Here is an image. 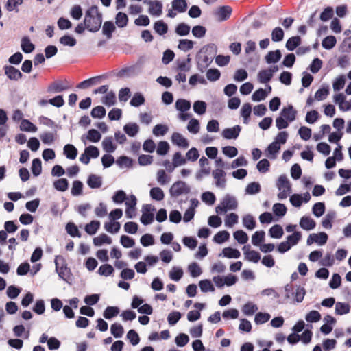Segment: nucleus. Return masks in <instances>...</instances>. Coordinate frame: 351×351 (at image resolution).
<instances>
[{
	"label": "nucleus",
	"instance_id": "obj_56",
	"mask_svg": "<svg viewBox=\"0 0 351 351\" xmlns=\"http://www.w3.org/2000/svg\"><path fill=\"white\" fill-rule=\"evenodd\" d=\"M234 239L240 244H245L248 241V236L243 230H237L233 234Z\"/></svg>",
	"mask_w": 351,
	"mask_h": 351
},
{
	"label": "nucleus",
	"instance_id": "obj_46",
	"mask_svg": "<svg viewBox=\"0 0 351 351\" xmlns=\"http://www.w3.org/2000/svg\"><path fill=\"white\" fill-rule=\"evenodd\" d=\"M265 233L263 230L256 231L252 237V243L258 246L265 240Z\"/></svg>",
	"mask_w": 351,
	"mask_h": 351
},
{
	"label": "nucleus",
	"instance_id": "obj_10",
	"mask_svg": "<svg viewBox=\"0 0 351 351\" xmlns=\"http://www.w3.org/2000/svg\"><path fill=\"white\" fill-rule=\"evenodd\" d=\"M69 88L67 81H56L51 84L47 91L49 93H60Z\"/></svg>",
	"mask_w": 351,
	"mask_h": 351
},
{
	"label": "nucleus",
	"instance_id": "obj_15",
	"mask_svg": "<svg viewBox=\"0 0 351 351\" xmlns=\"http://www.w3.org/2000/svg\"><path fill=\"white\" fill-rule=\"evenodd\" d=\"M300 226L304 230L310 231L316 226V222L310 217L303 216L300 220Z\"/></svg>",
	"mask_w": 351,
	"mask_h": 351
},
{
	"label": "nucleus",
	"instance_id": "obj_59",
	"mask_svg": "<svg viewBox=\"0 0 351 351\" xmlns=\"http://www.w3.org/2000/svg\"><path fill=\"white\" fill-rule=\"evenodd\" d=\"M83 183L80 180H75L73 182L71 193L73 196H79L82 194Z\"/></svg>",
	"mask_w": 351,
	"mask_h": 351
},
{
	"label": "nucleus",
	"instance_id": "obj_58",
	"mask_svg": "<svg viewBox=\"0 0 351 351\" xmlns=\"http://www.w3.org/2000/svg\"><path fill=\"white\" fill-rule=\"evenodd\" d=\"M190 58L177 61V70L180 72H188L191 69Z\"/></svg>",
	"mask_w": 351,
	"mask_h": 351
},
{
	"label": "nucleus",
	"instance_id": "obj_34",
	"mask_svg": "<svg viewBox=\"0 0 351 351\" xmlns=\"http://www.w3.org/2000/svg\"><path fill=\"white\" fill-rule=\"evenodd\" d=\"M23 3V0H8L5 3V8L8 12H19L18 7Z\"/></svg>",
	"mask_w": 351,
	"mask_h": 351
},
{
	"label": "nucleus",
	"instance_id": "obj_60",
	"mask_svg": "<svg viewBox=\"0 0 351 351\" xmlns=\"http://www.w3.org/2000/svg\"><path fill=\"white\" fill-rule=\"evenodd\" d=\"M54 188L59 191H65L69 186V182L66 178H60L53 182Z\"/></svg>",
	"mask_w": 351,
	"mask_h": 351
},
{
	"label": "nucleus",
	"instance_id": "obj_40",
	"mask_svg": "<svg viewBox=\"0 0 351 351\" xmlns=\"http://www.w3.org/2000/svg\"><path fill=\"white\" fill-rule=\"evenodd\" d=\"M258 311V306L253 302H247L243 305L242 308L243 313L247 316L252 315L255 312Z\"/></svg>",
	"mask_w": 351,
	"mask_h": 351
},
{
	"label": "nucleus",
	"instance_id": "obj_45",
	"mask_svg": "<svg viewBox=\"0 0 351 351\" xmlns=\"http://www.w3.org/2000/svg\"><path fill=\"white\" fill-rule=\"evenodd\" d=\"M301 43L300 36H293L288 39L286 43V47L289 51H293Z\"/></svg>",
	"mask_w": 351,
	"mask_h": 351
},
{
	"label": "nucleus",
	"instance_id": "obj_57",
	"mask_svg": "<svg viewBox=\"0 0 351 351\" xmlns=\"http://www.w3.org/2000/svg\"><path fill=\"white\" fill-rule=\"evenodd\" d=\"M193 108L195 113L202 115L206 112V104L203 101H196L194 102Z\"/></svg>",
	"mask_w": 351,
	"mask_h": 351
},
{
	"label": "nucleus",
	"instance_id": "obj_29",
	"mask_svg": "<svg viewBox=\"0 0 351 351\" xmlns=\"http://www.w3.org/2000/svg\"><path fill=\"white\" fill-rule=\"evenodd\" d=\"M252 112V105L250 103H245L241 109V115L243 118V123L247 124L250 121Z\"/></svg>",
	"mask_w": 351,
	"mask_h": 351
},
{
	"label": "nucleus",
	"instance_id": "obj_62",
	"mask_svg": "<svg viewBox=\"0 0 351 351\" xmlns=\"http://www.w3.org/2000/svg\"><path fill=\"white\" fill-rule=\"evenodd\" d=\"M346 78L344 75H339L337 77L332 83V88L334 91L338 92L341 90L345 86Z\"/></svg>",
	"mask_w": 351,
	"mask_h": 351
},
{
	"label": "nucleus",
	"instance_id": "obj_23",
	"mask_svg": "<svg viewBox=\"0 0 351 351\" xmlns=\"http://www.w3.org/2000/svg\"><path fill=\"white\" fill-rule=\"evenodd\" d=\"M221 256L228 258H239L241 256V252L237 249L228 247L223 249L221 254H219V256Z\"/></svg>",
	"mask_w": 351,
	"mask_h": 351
},
{
	"label": "nucleus",
	"instance_id": "obj_41",
	"mask_svg": "<svg viewBox=\"0 0 351 351\" xmlns=\"http://www.w3.org/2000/svg\"><path fill=\"white\" fill-rule=\"evenodd\" d=\"M269 233L271 237L280 239L282 237L284 232L281 226L276 224L269 229Z\"/></svg>",
	"mask_w": 351,
	"mask_h": 351
},
{
	"label": "nucleus",
	"instance_id": "obj_1",
	"mask_svg": "<svg viewBox=\"0 0 351 351\" xmlns=\"http://www.w3.org/2000/svg\"><path fill=\"white\" fill-rule=\"evenodd\" d=\"M84 23L89 32H96L99 30L102 23V14L97 6L93 5L86 11Z\"/></svg>",
	"mask_w": 351,
	"mask_h": 351
},
{
	"label": "nucleus",
	"instance_id": "obj_2",
	"mask_svg": "<svg viewBox=\"0 0 351 351\" xmlns=\"http://www.w3.org/2000/svg\"><path fill=\"white\" fill-rule=\"evenodd\" d=\"M285 298L291 300V303H300L303 301L306 295V290L303 287L287 284L285 286Z\"/></svg>",
	"mask_w": 351,
	"mask_h": 351
},
{
	"label": "nucleus",
	"instance_id": "obj_37",
	"mask_svg": "<svg viewBox=\"0 0 351 351\" xmlns=\"http://www.w3.org/2000/svg\"><path fill=\"white\" fill-rule=\"evenodd\" d=\"M172 8L174 10L182 13L186 10L187 3L186 0H173L172 2Z\"/></svg>",
	"mask_w": 351,
	"mask_h": 351
},
{
	"label": "nucleus",
	"instance_id": "obj_30",
	"mask_svg": "<svg viewBox=\"0 0 351 351\" xmlns=\"http://www.w3.org/2000/svg\"><path fill=\"white\" fill-rule=\"evenodd\" d=\"M243 226L247 230H252L256 227V221L250 214L243 216L242 219Z\"/></svg>",
	"mask_w": 351,
	"mask_h": 351
},
{
	"label": "nucleus",
	"instance_id": "obj_42",
	"mask_svg": "<svg viewBox=\"0 0 351 351\" xmlns=\"http://www.w3.org/2000/svg\"><path fill=\"white\" fill-rule=\"evenodd\" d=\"M149 195L152 199L156 201H161L165 197L163 191L159 187H154L151 189Z\"/></svg>",
	"mask_w": 351,
	"mask_h": 351
},
{
	"label": "nucleus",
	"instance_id": "obj_32",
	"mask_svg": "<svg viewBox=\"0 0 351 351\" xmlns=\"http://www.w3.org/2000/svg\"><path fill=\"white\" fill-rule=\"evenodd\" d=\"M213 58L207 55L201 56L198 60V69L200 71L204 72L205 69L212 62Z\"/></svg>",
	"mask_w": 351,
	"mask_h": 351
},
{
	"label": "nucleus",
	"instance_id": "obj_18",
	"mask_svg": "<svg viewBox=\"0 0 351 351\" xmlns=\"http://www.w3.org/2000/svg\"><path fill=\"white\" fill-rule=\"evenodd\" d=\"M232 8L230 6L225 5L220 7L216 12V15L218 17V20L223 21L230 18L232 13Z\"/></svg>",
	"mask_w": 351,
	"mask_h": 351
},
{
	"label": "nucleus",
	"instance_id": "obj_49",
	"mask_svg": "<svg viewBox=\"0 0 351 351\" xmlns=\"http://www.w3.org/2000/svg\"><path fill=\"white\" fill-rule=\"evenodd\" d=\"M121 225L119 222L116 221H110V222H106L104 224V228L105 230L111 234L117 233L120 230Z\"/></svg>",
	"mask_w": 351,
	"mask_h": 351
},
{
	"label": "nucleus",
	"instance_id": "obj_16",
	"mask_svg": "<svg viewBox=\"0 0 351 351\" xmlns=\"http://www.w3.org/2000/svg\"><path fill=\"white\" fill-rule=\"evenodd\" d=\"M101 145L103 149L107 153H112L117 149V145L114 143L112 136L105 137L101 142Z\"/></svg>",
	"mask_w": 351,
	"mask_h": 351
},
{
	"label": "nucleus",
	"instance_id": "obj_52",
	"mask_svg": "<svg viewBox=\"0 0 351 351\" xmlns=\"http://www.w3.org/2000/svg\"><path fill=\"white\" fill-rule=\"evenodd\" d=\"M110 332L115 338H120L123 336L124 330L120 324L114 323L111 325Z\"/></svg>",
	"mask_w": 351,
	"mask_h": 351
},
{
	"label": "nucleus",
	"instance_id": "obj_9",
	"mask_svg": "<svg viewBox=\"0 0 351 351\" xmlns=\"http://www.w3.org/2000/svg\"><path fill=\"white\" fill-rule=\"evenodd\" d=\"M328 240V235L325 232H319L318 234H311L307 239L306 243L308 245L316 243L319 245H324Z\"/></svg>",
	"mask_w": 351,
	"mask_h": 351
},
{
	"label": "nucleus",
	"instance_id": "obj_3",
	"mask_svg": "<svg viewBox=\"0 0 351 351\" xmlns=\"http://www.w3.org/2000/svg\"><path fill=\"white\" fill-rule=\"evenodd\" d=\"M237 207L238 202L236 197L227 194L223 197L220 204L216 206L215 211L218 214H221L228 210H234Z\"/></svg>",
	"mask_w": 351,
	"mask_h": 351
},
{
	"label": "nucleus",
	"instance_id": "obj_17",
	"mask_svg": "<svg viewBox=\"0 0 351 351\" xmlns=\"http://www.w3.org/2000/svg\"><path fill=\"white\" fill-rule=\"evenodd\" d=\"M289 122H292L295 119L296 111L293 109L291 105L284 108L280 114Z\"/></svg>",
	"mask_w": 351,
	"mask_h": 351
},
{
	"label": "nucleus",
	"instance_id": "obj_48",
	"mask_svg": "<svg viewBox=\"0 0 351 351\" xmlns=\"http://www.w3.org/2000/svg\"><path fill=\"white\" fill-rule=\"evenodd\" d=\"M56 135L55 132H47L41 134L40 138L44 144L51 145L54 141Z\"/></svg>",
	"mask_w": 351,
	"mask_h": 351
},
{
	"label": "nucleus",
	"instance_id": "obj_22",
	"mask_svg": "<svg viewBox=\"0 0 351 351\" xmlns=\"http://www.w3.org/2000/svg\"><path fill=\"white\" fill-rule=\"evenodd\" d=\"M21 47L23 51L25 53H32L34 49V45L31 42L28 36H24L21 41Z\"/></svg>",
	"mask_w": 351,
	"mask_h": 351
},
{
	"label": "nucleus",
	"instance_id": "obj_5",
	"mask_svg": "<svg viewBox=\"0 0 351 351\" xmlns=\"http://www.w3.org/2000/svg\"><path fill=\"white\" fill-rule=\"evenodd\" d=\"M56 271L59 277L64 281H68L71 276L70 269L65 264L63 257L57 256L55 258Z\"/></svg>",
	"mask_w": 351,
	"mask_h": 351
},
{
	"label": "nucleus",
	"instance_id": "obj_53",
	"mask_svg": "<svg viewBox=\"0 0 351 351\" xmlns=\"http://www.w3.org/2000/svg\"><path fill=\"white\" fill-rule=\"evenodd\" d=\"M156 180L160 185H165L169 182L171 177L167 176L164 170L160 169L156 173Z\"/></svg>",
	"mask_w": 351,
	"mask_h": 351
},
{
	"label": "nucleus",
	"instance_id": "obj_43",
	"mask_svg": "<svg viewBox=\"0 0 351 351\" xmlns=\"http://www.w3.org/2000/svg\"><path fill=\"white\" fill-rule=\"evenodd\" d=\"M230 238V234L228 231L223 230L217 232L213 238V241L219 244L223 243Z\"/></svg>",
	"mask_w": 351,
	"mask_h": 351
},
{
	"label": "nucleus",
	"instance_id": "obj_28",
	"mask_svg": "<svg viewBox=\"0 0 351 351\" xmlns=\"http://www.w3.org/2000/svg\"><path fill=\"white\" fill-rule=\"evenodd\" d=\"M175 107L180 112H185L191 108V102L184 99H178L176 101Z\"/></svg>",
	"mask_w": 351,
	"mask_h": 351
},
{
	"label": "nucleus",
	"instance_id": "obj_35",
	"mask_svg": "<svg viewBox=\"0 0 351 351\" xmlns=\"http://www.w3.org/2000/svg\"><path fill=\"white\" fill-rule=\"evenodd\" d=\"M20 129L25 132H35L37 130L36 126L27 119H23L21 122Z\"/></svg>",
	"mask_w": 351,
	"mask_h": 351
},
{
	"label": "nucleus",
	"instance_id": "obj_13",
	"mask_svg": "<svg viewBox=\"0 0 351 351\" xmlns=\"http://www.w3.org/2000/svg\"><path fill=\"white\" fill-rule=\"evenodd\" d=\"M101 138V135L97 130L91 129L88 130L86 135L82 136L81 140L84 144H86V140L97 143L100 141Z\"/></svg>",
	"mask_w": 351,
	"mask_h": 351
},
{
	"label": "nucleus",
	"instance_id": "obj_8",
	"mask_svg": "<svg viewBox=\"0 0 351 351\" xmlns=\"http://www.w3.org/2000/svg\"><path fill=\"white\" fill-rule=\"evenodd\" d=\"M212 176L215 180V185L217 188L224 189L226 187V173L223 169L213 170Z\"/></svg>",
	"mask_w": 351,
	"mask_h": 351
},
{
	"label": "nucleus",
	"instance_id": "obj_24",
	"mask_svg": "<svg viewBox=\"0 0 351 351\" xmlns=\"http://www.w3.org/2000/svg\"><path fill=\"white\" fill-rule=\"evenodd\" d=\"M282 54L280 50L269 51L265 57V61L267 64L276 63L281 58Z\"/></svg>",
	"mask_w": 351,
	"mask_h": 351
},
{
	"label": "nucleus",
	"instance_id": "obj_36",
	"mask_svg": "<svg viewBox=\"0 0 351 351\" xmlns=\"http://www.w3.org/2000/svg\"><path fill=\"white\" fill-rule=\"evenodd\" d=\"M169 278L174 281H179L183 276V270L178 267H173L169 274Z\"/></svg>",
	"mask_w": 351,
	"mask_h": 351
},
{
	"label": "nucleus",
	"instance_id": "obj_63",
	"mask_svg": "<svg viewBox=\"0 0 351 351\" xmlns=\"http://www.w3.org/2000/svg\"><path fill=\"white\" fill-rule=\"evenodd\" d=\"M116 24L119 27H124L127 25L128 18L126 14L118 12L116 16Z\"/></svg>",
	"mask_w": 351,
	"mask_h": 351
},
{
	"label": "nucleus",
	"instance_id": "obj_27",
	"mask_svg": "<svg viewBox=\"0 0 351 351\" xmlns=\"http://www.w3.org/2000/svg\"><path fill=\"white\" fill-rule=\"evenodd\" d=\"M162 12V4L159 1H154L151 6L149 7V13L155 16H159Z\"/></svg>",
	"mask_w": 351,
	"mask_h": 351
},
{
	"label": "nucleus",
	"instance_id": "obj_11",
	"mask_svg": "<svg viewBox=\"0 0 351 351\" xmlns=\"http://www.w3.org/2000/svg\"><path fill=\"white\" fill-rule=\"evenodd\" d=\"M3 69L6 76L11 80L17 81L23 76L21 72L13 66L6 65L3 67Z\"/></svg>",
	"mask_w": 351,
	"mask_h": 351
},
{
	"label": "nucleus",
	"instance_id": "obj_26",
	"mask_svg": "<svg viewBox=\"0 0 351 351\" xmlns=\"http://www.w3.org/2000/svg\"><path fill=\"white\" fill-rule=\"evenodd\" d=\"M124 132L130 137L135 136L139 132V126L136 123H128L123 126Z\"/></svg>",
	"mask_w": 351,
	"mask_h": 351
},
{
	"label": "nucleus",
	"instance_id": "obj_6",
	"mask_svg": "<svg viewBox=\"0 0 351 351\" xmlns=\"http://www.w3.org/2000/svg\"><path fill=\"white\" fill-rule=\"evenodd\" d=\"M190 188L183 181H178L173 184L169 189L171 197H177L181 195L189 193Z\"/></svg>",
	"mask_w": 351,
	"mask_h": 351
},
{
	"label": "nucleus",
	"instance_id": "obj_31",
	"mask_svg": "<svg viewBox=\"0 0 351 351\" xmlns=\"http://www.w3.org/2000/svg\"><path fill=\"white\" fill-rule=\"evenodd\" d=\"M271 71L265 69L261 70L258 73V80L260 83L266 84L272 78Z\"/></svg>",
	"mask_w": 351,
	"mask_h": 351
},
{
	"label": "nucleus",
	"instance_id": "obj_39",
	"mask_svg": "<svg viewBox=\"0 0 351 351\" xmlns=\"http://www.w3.org/2000/svg\"><path fill=\"white\" fill-rule=\"evenodd\" d=\"M194 47V42L188 39L180 40L178 47L181 51L186 52L192 49Z\"/></svg>",
	"mask_w": 351,
	"mask_h": 351
},
{
	"label": "nucleus",
	"instance_id": "obj_54",
	"mask_svg": "<svg viewBox=\"0 0 351 351\" xmlns=\"http://www.w3.org/2000/svg\"><path fill=\"white\" fill-rule=\"evenodd\" d=\"M350 312V306L348 304L338 302L335 304V313L337 315H344Z\"/></svg>",
	"mask_w": 351,
	"mask_h": 351
},
{
	"label": "nucleus",
	"instance_id": "obj_44",
	"mask_svg": "<svg viewBox=\"0 0 351 351\" xmlns=\"http://www.w3.org/2000/svg\"><path fill=\"white\" fill-rule=\"evenodd\" d=\"M119 313V308L117 306H108L104 311L103 316L107 319H110L116 317Z\"/></svg>",
	"mask_w": 351,
	"mask_h": 351
},
{
	"label": "nucleus",
	"instance_id": "obj_38",
	"mask_svg": "<svg viewBox=\"0 0 351 351\" xmlns=\"http://www.w3.org/2000/svg\"><path fill=\"white\" fill-rule=\"evenodd\" d=\"M111 243V238L106 235V234H101L93 239V243L96 246H101L104 243L110 244Z\"/></svg>",
	"mask_w": 351,
	"mask_h": 351
},
{
	"label": "nucleus",
	"instance_id": "obj_64",
	"mask_svg": "<svg viewBox=\"0 0 351 351\" xmlns=\"http://www.w3.org/2000/svg\"><path fill=\"white\" fill-rule=\"evenodd\" d=\"M271 36L274 42H280L284 38V32L281 27H277L272 30Z\"/></svg>",
	"mask_w": 351,
	"mask_h": 351
},
{
	"label": "nucleus",
	"instance_id": "obj_4",
	"mask_svg": "<svg viewBox=\"0 0 351 351\" xmlns=\"http://www.w3.org/2000/svg\"><path fill=\"white\" fill-rule=\"evenodd\" d=\"M276 186L279 191L278 198L280 200L286 199L291 193V184L285 175L280 176Z\"/></svg>",
	"mask_w": 351,
	"mask_h": 351
},
{
	"label": "nucleus",
	"instance_id": "obj_19",
	"mask_svg": "<svg viewBox=\"0 0 351 351\" xmlns=\"http://www.w3.org/2000/svg\"><path fill=\"white\" fill-rule=\"evenodd\" d=\"M136 73V66H130L121 69L117 73L116 75L118 77L124 78L132 77L133 75H135Z\"/></svg>",
	"mask_w": 351,
	"mask_h": 351
},
{
	"label": "nucleus",
	"instance_id": "obj_51",
	"mask_svg": "<svg viewBox=\"0 0 351 351\" xmlns=\"http://www.w3.org/2000/svg\"><path fill=\"white\" fill-rule=\"evenodd\" d=\"M337 43L336 38L334 36H326L322 43V47L326 49H332Z\"/></svg>",
	"mask_w": 351,
	"mask_h": 351
},
{
	"label": "nucleus",
	"instance_id": "obj_55",
	"mask_svg": "<svg viewBox=\"0 0 351 351\" xmlns=\"http://www.w3.org/2000/svg\"><path fill=\"white\" fill-rule=\"evenodd\" d=\"M100 227V222L99 221H92L88 223L85 227V231L90 235L95 234Z\"/></svg>",
	"mask_w": 351,
	"mask_h": 351
},
{
	"label": "nucleus",
	"instance_id": "obj_20",
	"mask_svg": "<svg viewBox=\"0 0 351 351\" xmlns=\"http://www.w3.org/2000/svg\"><path fill=\"white\" fill-rule=\"evenodd\" d=\"M86 182L90 189H99L102 185V178L95 174H90Z\"/></svg>",
	"mask_w": 351,
	"mask_h": 351
},
{
	"label": "nucleus",
	"instance_id": "obj_21",
	"mask_svg": "<svg viewBox=\"0 0 351 351\" xmlns=\"http://www.w3.org/2000/svg\"><path fill=\"white\" fill-rule=\"evenodd\" d=\"M280 149V145L277 142H272L265 150V154L270 159H275Z\"/></svg>",
	"mask_w": 351,
	"mask_h": 351
},
{
	"label": "nucleus",
	"instance_id": "obj_47",
	"mask_svg": "<svg viewBox=\"0 0 351 351\" xmlns=\"http://www.w3.org/2000/svg\"><path fill=\"white\" fill-rule=\"evenodd\" d=\"M190 30V26L184 23L178 24L176 27V33L180 36H187Z\"/></svg>",
	"mask_w": 351,
	"mask_h": 351
},
{
	"label": "nucleus",
	"instance_id": "obj_50",
	"mask_svg": "<svg viewBox=\"0 0 351 351\" xmlns=\"http://www.w3.org/2000/svg\"><path fill=\"white\" fill-rule=\"evenodd\" d=\"M154 29L159 35H164L167 32V25L162 21H157L154 25Z\"/></svg>",
	"mask_w": 351,
	"mask_h": 351
},
{
	"label": "nucleus",
	"instance_id": "obj_14",
	"mask_svg": "<svg viewBox=\"0 0 351 351\" xmlns=\"http://www.w3.org/2000/svg\"><path fill=\"white\" fill-rule=\"evenodd\" d=\"M171 142L173 144L182 148H187L189 146L188 141L179 132L173 133Z\"/></svg>",
	"mask_w": 351,
	"mask_h": 351
},
{
	"label": "nucleus",
	"instance_id": "obj_12",
	"mask_svg": "<svg viewBox=\"0 0 351 351\" xmlns=\"http://www.w3.org/2000/svg\"><path fill=\"white\" fill-rule=\"evenodd\" d=\"M241 128L239 125L226 128L222 132V136L226 139H236L239 135Z\"/></svg>",
	"mask_w": 351,
	"mask_h": 351
},
{
	"label": "nucleus",
	"instance_id": "obj_33",
	"mask_svg": "<svg viewBox=\"0 0 351 351\" xmlns=\"http://www.w3.org/2000/svg\"><path fill=\"white\" fill-rule=\"evenodd\" d=\"M336 217V213L335 211H329L324 217L322 221V226L326 229H330L332 228V221Z\"/></svg>",
	"mask_w": 351,
	"mask_h": 351
},
{
	"label": "nucleus",
	"instance_id": "obj_25",
	"mask_svg": "<svg viewBox=\"0 0 351 351\" xmlns=\"http://www.w3.org/2000/svg\"><path fill=\"white\" fill-rule=\"evenodd\" d=\"M63 153L67 158L74 160L77 155V149L74 145L66 144L63 148Z\"/></svg>",
	"mask_w": 351,
	"mask_h": 351
},
{
	"label": "nucleus",
	"instance_id": "obj_61",
	"mask_svg": "<svg viewBox=\"0 0 351 351\" xmlns=\"http://www.w3.org/2000/svg\"><path fill=\"white\" fill-rule=\"evenodd\" d=\"M199 286L202 292L206 293L208 291L213 292L215 287L210 280H202L199 282Z\"/></svg>",
	"mask_w": 351,
	"mask_h": 351
},
{
	"label": "nucleus",
	"instance_id": "obj_7",
	"mask_svg": "<svg viewBox=\"0 0 351 351\" xmlns=\"http://www.w3.org/2000/svg\"><path fill=\"white\" fill-rule=\"evenodd\" d=\"M155 208L151 204H145L143 206L141 222L144 225H148L153 222L154 219Z\"/></svg>",
	"mask_w": 351,
	"mask_h": 351
}]
</instances>
